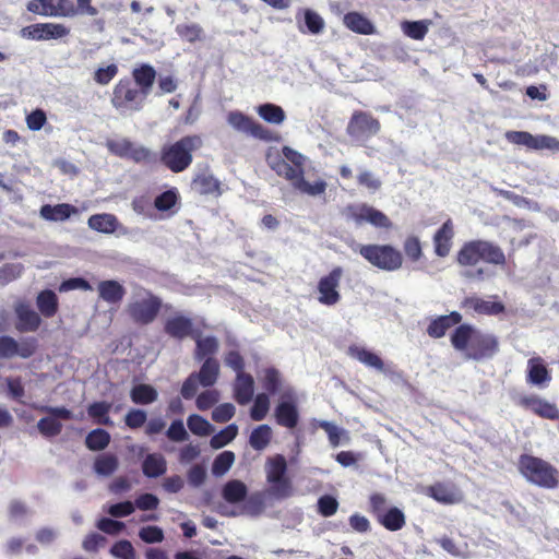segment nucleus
I'll list each match as a JSON object with an SVG mask.
<instances>
[{"mask_svg":"<svg viewBox=\"0 0 559 559\" xmlns=\"http://www.w3.org/2000/svg\"><path fill=\"white\" fill-rule=\"evenodd\" d=\"M199 383L204 386H212L216 383L219 376V364L216 359L207 357L200 368L199 372H193Z\"/></svg>","mask_w":559,"mask_h":559,"instance_id":"obj_28","label":"nucleus"},{"mask_svg":"<svg viewBox=\"0 0 559 559\" xmlns=\"http://www.w3.org/2000/svg\"><path fill=\"white\" fill-rule=\"evenodd\" d=\"M345 215L358 226L368 223L377 228L392 227L390 218L383 212L367 204L350 205L345 210Z\"/></svg>","mask_w":559,"mask_h":559,"instance_id":"obj_10","label":"nucleus"},{"mask_svg":"<svg viewBox=\"0 0 559 559\" xmlns=\"http://www.w3.org/2000/svg\"><path fill=\"white\" fill-rule=\"evenodd\" d=\"M457 262L461 265H475L481 261L480 240L466 242L457 253Z\"/></svg>","mask_w":559,"mask_h":559,"instance_id":"obj_33","label":"nucleus"},{"mask_svg":"<svg viewBox=\"0 0 559 559\" xmlns=\"http://www.w3.org/2000/svg\"><path fill=\"white\" fill-rule=\"evenodd\" d=\"M349 357L358 360L368 368L376 369L379 372L385 373L386 368L383 360L376 353L358 345H352L347 349Z\"/></svg>","mask_w":559,"mask_h":559,"instance_id":"obj_18","label":"nucleus"},{"mask_svg":"<svg viewBox=\"0 0 559 559\" xmlns=\"http://www.w3.org/2000/svg\"><path fill=\"white\" fill-rule=\"evenodd\" d=\"M68 33L67 27L55 23H38L21 29V36L32 40L57 39L68 35Z\"/></svg>","mask_w":559,"mask_h":559,"instance_id":"obj_14","label":"nucleus"},{"mask_svg":"<svg viewBox=\"0 0 559 559\" xmlns=\"http://www.w3.org/2000/svg\"><path fill=\"white\" fill-rule=\"evenodd\" d=\"M194 189L202 194H219V182L212 175H200L193 181Z\"/></svg>","mask_w":559,"mask_h":559,"instance_id":"obj_49","label":"nucleus"},{"mask_svg":"<svg viewBox=\"0 0 559 559\" xmlns=\"http://www.w3.org/2000/svg\"><path fill=\"white\" fill-rule=\"evenodd\" d=\"M160 308V300L145 288H135L127 307L130 317L141 324L154 321Z\"/></svg>","mask_w":559,"mask_h":559,"instance_id":"obj_6","label":"nucleus"},{"mask_svg":"<svg viewBox=\"0 0 559 559\" xmlns=\"http://www.w3.org/2000/svg\"><path fill=\"white\" fill-rule=\"evenodd\" d=\"M36 349L37 341L34 337L16 341L11 336H0V358L20 357L26 359L32 357Z\"/></svg>","mask_w":559,"mask_h":559,"instance_id":"obj_13","label":"nucleus"},{"mask_svg":"<svg viewBox=\"0 0 559 559\" xmlns=\"http://www.w3.org/2000/svg\"><path fill=\"white\" fill-rule=\"evenodd\" d=\"M146 97L129 80H120L114 88L111 104L120 115L128 116L141 110Z\"/></svg>","mask_w":559,"mask_h":559,"instance_id":"obj_7","label":"nucleus"},{"mask_svg":"<svg viewBox=\"0 0 559 559\" xmlns=\"http://www.w3.org/2000/svg\"><path fill=\"white\" fill-rule=\"evenodd\" d=\"M17 318L16 330L19 332H35L40 323V316L25 301H17L14 306Z\"/></svg>","mask_w":559,"mask_h":559,"instance_id":"obj_15","label":"nucleus"},{"mask_svg":"<svg viewBox=\"0 0 559 559\" xmlns=\"http://www.w3.org/2000/svg\"><path fill=\"white\" fill-rule=\"evenodd\" d=\"M381 129L380 121L366 111H355L348 123L347 134L359 142H366L377 135Z\"/></svg>","mask_w":559,"mask_h":559,"instance_id":"obj_9","label":"nucleus"},{"mask_svg":"<svg viewBox=\"0 0 559 559\" xmlns=\"http://www.w3.org/2000/svg\"><path fill=\"white\" fill-rule=\"evenodd\" d=\"M105 145L112 155L131 159L138 164L151 163L155 158L154 154L147 147L136 144L128 138H110L106 140Z\"/></svg>","mask_w":559,"mask_h":559,"instance_id":"obj_8","label":"nucleus"},{"mask_svg":"<svg viewBox=\"0 0 559 559\" xmlns=\"http://www.w3.org/2000/svg\"><path fill=\"white\" fill-rule=\"evenodd\" d=\"M271 438H272L271 427L267 425H260L255 429L252 430L250 438H249V443L254 450L261 451V450H264L269 445Z\"/></svg>","mask_w":559,"mask_h":559,"instance_id":"obj_45","label":"nucleus"},{"mask_svg":"<svg viewBox=\"0 0 559 559\" xmlns=\"http://www.w3.org/2000/svg\"><path fill=\"white\" fill-rule=\"evenodd\" d=\"M520 404L534 414L550 420L559 419V409L554 404L537 395H526L520 399Z\"/></svg>","mask_w":559,"mask_h":559,"instance_id":"obj_16","label":"nucleus"},{"mask_svg":"<svg viewBox=\"0 0 559 559\" xmlns=\"http://www.w3.org/2000/svg\"><path fill=\"white\" fill-rule=\"evenodd\" d=\"M428 491L430 497L444 504H454L463 500L462 492L452 484L438 483L430 486Z\"/></svg>","mask_w":559,"mask_h":559,"instance_id":"obj_20","label":"nucleus"},{"mask_svg":"<svg viewBox=\"0 0 559 559\" xmlns=\"http://www.w3.org/2000/svg\"><path fill=\"white\" fill-rule=\"evenodd\" d=\"M532 150L559 151V140L556 139L555 136L546 134L534 135Z\"/></svg>","mask_w":559,"mask_h":559,"instance_id":"obj_61","label":"nucleus"},{"mask_svg":"<svg viewBox=\"0 0 559 559\" xmlns=\"http://www.w3.org/2000/svg\"><path fill=\"white\" fill-rule=\"evenodd\" d=\"M235 413L236 407L231 403H223L213 409L212 419L215 423H226L235 416Z\"/></svg>","mask_w":559,"mask_h":559,"instance_id":"obj_60","label":"nucleus"},{"mask_svg":"<svg viewBox=\"0 0 559 559\" xmlns=\"http://www.w3.org/2000/svg\"><path fill=\"white\" fill-rule=\"evenodd\" d=\"M353 249L371 265L383 271H396L403 263L402 253L390 245H355Z\"/></svg>","mask_w":559,"mask_h":559,"instance_id":"obj_4","label":"nucleus"},{"mask_svg":"<svg viewBox=\"0 0 559 559\" xmlns=\"http://www.w3.org/2000/svg\"><path fill=\"white\" fill-rule=\"evenodd\" d=\"M430 24L431 22L429 20L414 22L403 21L401 23V29L407 37L415 40H421L427 35Z\"/></svg>","mask_w":559,"mask_h":559,"instance_id":"obj_41","label":"nucleus"},{"mask_svg":"<svg viewBox=\"0 0 559 559\" xmlns=\"http://www.w3.org/2000/svg\"><path fill=\"white\" fill-rule=\"evenodd\" d=\"M378 520L389 531L401 530L405 524L404 513L397 508L385 510Z\"/></svg>","mask_w":559,"mask_h":559,"instance_id":"obj_43","label":"nucleus"},{"mask_svg":"<svg viewBox=\"0 0 559 559\" xmlns=\"http://www.w3.org/2000/svg\"><path fill=\"white\" fill-rule=\"evenodd\" d=\"M318 426L326 432L329 441L334 448L338 447L342 442H347L349 439L348 432L345 429L331 421L320 420L318 421Z\"/></svg>","mask_w":559,"mask_h":559,"instance_id":"obj_44","label":"nucleus"},{"mask_svg":"<svg viewBox=\"0 0 559 559\" xmlns=\"http://www.w3.org/2000/svg\"><path fill=\"white\" fill-rule=\"evenodd\" d=\"M343 269L335 266L329 274L322 276L317 286L318 301L324 306H335L341 300L340 283Z\"/></svg>","mask_w":559,"mask_h":559,"instance_id":"obj_11","label":"nucleus"},{"mask_svg":"<svg viewBox=\"0 0 559 559\" xmlns=\"http://www.w3.org/2000/svg\"><path fill=\"white\" fill-rule=\"evenodd\" d=\"M287 464L283 455L270 457L265 463L266 481H277L287 478Z\"/></svg>","mask_w":559,"mask_h":559,"instance_id":"obj_34","label":"nucleus"},{"mask_svg":"<svg viewBox=\"0 0 559 559\" xmlns=\"http://www.w3.org/2000/svg\"><path fill=\"white\" fill-rule=\"evenodd\" d=\"M219 392L217 390H207L198 395L195 404L200 411H206L219 401Z\"/></svg>","mask_w":559,"mask_h":559,"instance_id":"obj_62","label":"nucleus"},{"mask_svg":"<svg viewBox=\"0 0 559 559\" xmlns=\"http://www.w3.org/2000/svg\"><path fill=\"white\" fill-rule=\"evenodd\" d=\"M197 342L195 348V359L201 360L203 358H207L211 355H214L218 349V341L214 336L200 337L199 335H193Z\"/></svg>","mask_w":559,"mask_h":559,"instance_id":"obj_46","label":"nucleus"},{"mask_svg":"<svg viewBox=\"0 0 559 559\" xmlns=\"http://www.w3.org/2000/svg\"><path fill=\"white\" fill-rule=\"evenodd\" d=\"M550 374L540 357H532L527 361V382L536 386H546L550 382Z\"/></svg>","mask_w":559,"mask_h":559,"instance_id":"obj_22","label":"nucleus"},{"mask_svg":"<svg viewBox=\"0 0 559 559\" xmlns=\"http://www.w3.org/2000/svg\"><path fill=\"white\" fill-rule=\"evenodd\" d=\"M257 112L264 121L271 124H282L286 119L283 108L271 103L258 106Z\"/></svg>","mask_w":559,"mask_h":559,"instance_id":"obj_39","label":"nucleus"},{"mask_svg":"<svg viewBox=\"0 0 559 559\" xmlns=\"http://www.w3.org/2000/svg\"><path fill=\"white\" fill-rule=\"evenodd\" d=\"M235 462V454L231 451H224L218 454L212 465V473L216 477L225 475Z\"/></svg>","mask_w":559,"mask_h":559,"instance_id":"obj_51","label":"nucleus"},{"mask_svg":"<svg viewBox=\"0 0 559 559\" xmlns=\"http://www.w3.org/2000/svg\"><path fill=\"white\" fill-rule=\"evenodd\" d=\"M110 441L109 433L104 429L92 430L85 440L86 447L93 451L105 449Z\"/></svg>","mask_w":559,"mask_h":559,"instance_id":"obj_53","label":"nucleus"},{"mask_svg":"<svg viewBox=\"0 0 559 559\" xmlns=\"http://www.w3.org/2000/svg\"><path fill=\"white\" fill-rule=\"evenodd\" d=\"M462 317L459 312L453 311L449 316H440L433 319L427 328V333L433 338H439L445 335L447 331L457 324Z\"/></svg>","mask_w":559,"mask_h":559,"instance_id":"obj_23","label":"nucleus"},{"mask_svg":"<svg viewBox=\"0 0 559 559\" xmlns=\"http://www.w3.org/2000/svg\"><path fill=\"white\" fill-rule=\"evenodd\" d=\"M269 165L278 176H283L285 179L292 182L293 186L296 185V181L304 176V170L298 168H294L290 164H288L285 159H281L280 157L273 158L269 157Z\"/></svg>","mask_w":559,"mask_h":559,"instance_id":"obj_32","label":"nucleus"},{"mask_svg":"<svg viewBox=\"0 0 559 559\" xmlns=\"http://www.w3.org/2000/svg\"><path fill=\"white\" fill-rule=\"evenodd\" d=\"M452 346L466 359L480 360L498 352V341L492 334L483 333L471 325L462 324L451 336Z\"/></svg>","mask_w":559,"mask_h":559,"instance_id":"obj_1","label":"nucleus"},{"mask_svg":"<svg viewBox=\"0 0 559 559\" xmlns=\"http://www.w3.org/2000/svg\"><path fill=\"white\" fill-rule=\"evenodd\" d=\"M506 139L513 144L533 148L534 135L526 131H508Z\"/></svg>","mask_w":559,"mask_h":559,"instance_id":"obj_63","label":"nucleus"},{"mask_svg":"<svg viewBox=\"0 0 559 559\" xmlns=\"http://www.w3.org/2000/svg\"><path fill=\"white\" fill-rule=\"evenodd\" d=\"M118 468V459L112 454H102L94 463V471L99 476H110Z\"/></svg>","mask_w":559,"mask_h":559,"instance_id":"obj_48","label":"nucleus"},{"mask_svg":"<svg viewBox=\"0 0 559 559\" xmlns=\"http://www.w3.org/2000/svg\"><path fill=\"white\" fill-rule=\"evenodd\" d=\"M294 187L302 193L316 197L324 193L326 182L323 180H317L316 182L310 183L304 179V176H301Z\"/></svg>","mask_w":559,"mask_h":559,"instance_id":"obj_56","label":"nucleus"},{"mask_svg":"<svg viewBox=\"0 0 559 559\" xmlns=\"http://www.w3.org/2000/svg\"><path fill=\"white\" fill-rule=\"evenodd\" d=\"M270 409V399L267 394L260 393L255 396L250 416L253 420H262L265 418Z\"/></svg>","mask_w":559,"mask_h":559,"instance_id":"obj_55","label":"nucleus"},{"mask_svg":"<svg viewBox=\"0 0 559 559\" xmlns=\"http://www.w3.org/2000/svg\"><path fill=\"white\" fill-rule=\"evenodd\" d=\"M139 537L147 544L160 543L164 539V532L158 526H144L140 530Z\"/></svg>","mask_w":559,"mask_h":559,"instance_id":"obj_64","label":"nucleus"},{"mask_svg":"<svg viewBox=\"0 0 559 559\" xmlns=\"http://www.w3.org/2000/svg\"><path fill=\"white\" fill-rule=\"evenodd\" d=\"M132 75L139 90L148 96L156 78L155 69L150 64H142L133 69Z\"/></svg>","mask_w":559,"mask_h":559,"instance_id":"obj_31","label":"nucleus"},{"mask_svg":"<svg viewBox=\"0 0 559 559\" xmlns=\"http://www.w3.org/2000/svg\"><path fill=\"white\" fill-rule=\"evenodd\" d=\"M187 425L193 435L205 437L214 431V427L200 415H190L187 419Z\"/></svg>","mask_w":559,"mask_h":559,"instance_id":"obj_50","label":"nucleus"},{"mask_svg":"<svg viewBox=\"0 0 559 559\" xmlns=\"http://www.w3.org/2000/svg\"><path fill=\"white\" fill-rule=\"evenodd\" d=\"M227 122L239 132L248 133L255 138H264V128L240 111H230L227 115Z\"/></svg>","mask_w":559,"mask_h":559,"instance_id":"obj_17","label":"nucleus"},{"mask_svg":"<svg viewBox=\"0 0 559 559\" xmlns=\"http://www.w3.org/2000/svg\"><path fill=\"white\" fill-rule=\"evenodd\" d=\"M259 380L261 381L263 388L270 393L274 394L280 390H284L286 386H283L282 376L278 370L275 368H266L259 376Z\"/></svg>","mask_w":559,"mask_h":559,"instance_id":"obj_42","label":"nucleus"},{"mask_svg":"<svg viewBox=\"0 0 559 559\" xmlns=\"http://www.w3.org/2000/svg\"><path fill=\"white\" fill-rule=\"evenodd\" d=\"M111 408V404L105 402L94 403L88 407V415L96 419L99 425H112V421L107 416Z\"/></svg>","mask_w":559,"mask_h":559,"instance_id":"obj_54","label":"nucleus"},{"mask_svg":"<svg viewBox=\"0 0 559 559\" xmlns=\"http://www.w3.org/2000/svg\"><path fill=\"white\" fill-rule=\"evenodd\" d=\"M267 493L276 500H284L294 495V486L289 478L277 481H269Z\"/></svg>","mask_w":559,"mask_h":559,"instance_id":"obj_47","label":"nucleus"},{"mask_svg":"<svg viewBox=\"0 0 559 559\" xmlns=\"http://www.w3.org/2000/svg\"><path fill=\"white\" fill-rule=\"evenodd\" d=\"M248 488L241 480L234 479L225 484L222 490L223 498L229 503H238L245 500Z\"/></svg>","mask_w":559,"mask_h":559,"instance_id":"obj_35","label":"nucleus"},{"mask_svg":"<svg viewBox=\"0 0 559 559\" xmlns=\"http://www.w3.org/2000/svg\"><path fill=\"white\" fill-rule=\"evenodd\" d=\"M36 305L39 312L46 317L50 318L56 314L58 310V298L57 295L52 290H43L38 294L36 299Z\"/></svg>","mask_w":559,"mask_h":559,"instance_id":"obj_37","label":"nucleus"},{"mask_svg":"<svg viewBox=\"0 0 559 559\" xmlns=\"http://www.w3.org/2000/svg\"><path fill=\"white\" fill-rule=\"evenodd\" d=\"M201 146V136H185L176 143L163 148L162 160L174 173H180L189 167L192 162V152Z\"/></svg>","mask_w":559,"mask_h":559,"instance_id":"obj_3","label":"nucleus"},{"mask_svg":"<svg viewBox=\"0 0 559 559\" xmlns=\"http://www.w3.org/2000/svg\"><path fill=\"white\" fill-rule=\"evenodd\" d=\"M27 10L35 14L53 17L93 16L98 12L90 2H28Z\"/></svg>","mask_w":559,"mask_h":559,"instance_id":"obj_5","label":"nucleus"},{"mask_svg":"<svg viewBox=\"0 0 559 559\" xmlns=\"http://www.w3.org/2000/svg\"><path fill=\"white\" fill-rule=\"evenodd\" d=\"M522 476L538 487L552 489L559 484V472L548 462L532 455H522L519 460Z\"/></svg>","mask_w":559,"mask_h":559,"instance_id":"obj_2","label":"nucleus"},{"mask_svg":"<svg viewBox=\"0 0 559 559\" xmlns=\"http://www.w3.org/2000/svg\"><path fill=\"white\" fill-rule=\"evenodd\" d=\"M237 435L238 426L236 424H230L211 438V447L213 449H221L231 442Z\"/></svg>","mask_w":559,"mask_h":559,"instance_id":"obj_52","label":"nucleus"},{"mask_svg":"<svg viewBox=\"0 0 559 559\" xmlns=\"http://www.w3.org/2000/svg\"><path fill=\"white\" fill-rule=\"evenodd\" d=\"M99 297L108 304H118L122 300L126 289L117 281H103L98 284Z\"/></svg>","mask_w":559,"mask_h":559,"instance_id":"obj_30","label":"nucleus"},{"mask_svg":"<svg viewBox=\"0 0 559 559\" xmlns=\"http://www.w3.org/2000/svg\"><path fill=\"white\" fill-rule=\"evenodd\" d=\"M253 378L245 372H239L234 385L235 399L240 405L248 404L253 396Z\"/></svg>","mask_w":559,"mask_h":559,"instance_id":"obj_24","label":"nucleus"},{"mask_svg":"<svg viewBox=\"0 0 559 559\" xmlns=\"http://www.w3.org/2000/svg\"><path fill=\"white\" fill-rule=\"evenodd\" d=\"M130 397L135 404L147 405L157 400L158 392L150 384H136L131 389Z\"/></svg>","mask_w":559,"mask_h":559,"instance_id":"obj_40","label":"nucleus"},{"mask_svg":"<svg viewBox=\"0 0 559 559\" xmlns=\"http://www.w3.org/2000/svg\"><path fill=\"white\" fill-rule=\"evenodd\" d=\"M87 225L95 231L114 234L119 227V222L114 214L102 213L92 215L87 221Z\"/></svg>","mask_w":559,"mask_h":559,"instance_id":"obj_26","label":"nucleus"},{"mask_svg":"<svg viewBox=\"0 0 559 559\" xmlns=\"http://www.w3.org/2000/svg\"><path fill=\"white\" fill-rule=\"evenodd\" d=\"M264 510V493L254 492L247 500L243 506V513L257 516L261 514Z\"/></svg>","mask_w":559,"mask_h":559,"instance_id":"obj_57","label":"nucleus"},{"mask_svg":"<svg viewBox=\"0 0 559 559\" xmlns=\"http://www.w3.org/2000/svg\"><path fill=\"white\" fill-rule=\"evenodd\" d=\"M143 474L148 478H157L167 471V462L163 454L152 453L144 457L142 463Z\"/></svg>","mask_w":559,"mask_h":559,"instance_id":"obj_29","label":"nucleus"},{"mask_svg":"<svg viewBox=\"0 0 559 559\" xmlns=\"http://www.w3.org/2000/svg\"><path fill=\"white\" fill-rule=\"evenodd\" d=\"M167 334L175 338L182 340L189 335H194L192 332V321L183 316H175L169 318L165 324Z\"/></svg>","mask_w":559,"mask_h":559,"instance_id":"obj_25","label":"nucleus"},{"mask_svg":"<svg viewBox=\"0 0 559 559\" xmlns=\"http://www.w3.org/2000/svg\"><path fill=\"white\" fill-rule=\"evenodd\" d=\"M296 392L287 386L281 394V401L275 408V418L278 425L293 429L297 426L299 415L297 409Z\"/></svg>","mask_w":559,"mask_h":559,"instance_id":"obj_12","label":"nucleus"},{"mask_svg":"<svg viewBox=\"0 0 559 559\" xmlns=\"http://www.w3.org/2000/svg\"><path fill=\"white\" fill-rule=\"evenodd\" d=\"M480 255L481 261L487 263L496 265H503L506 263V255L502 249L490 241L480 240Z\"/></svg>","mask_w":559,"mask_h":559,"instance_id":"obj_38","label":"nucleus"},{"mask_svg":"<svg viewBox=\"0 0 559 559\" xmlns=\"http://www.w3.org/2000/svg\"><path fill=\"white\" fill-rule=\"evenodd\" d=\"M344 24L353 32L364 35H370L374 33L372 23L359 13L353 12L347 13L344 16Z\"/></svg>","mask_w":559,"mask_h":559,"instance_id":"obj_36","label":"nucleus"},{"mask_svg":"<svg viewBox=\"0 0 559 559\" xmlns=\"http://www.w3.org/2000/svg\"><path fill=\"white\" fill-rule=\"evenodd\" d=\"M110 554L118 559H134L135 551L129 540H119L110 549Z\"/></svg>","mask_w":559,"mask_h":559,"instance_id":"obj_59","label":"nucleus"},{"mask_svg":"<svg viewBox=\"0 0 559 559\" xmlns=\"http://www.w3.org/2000/svg\"><path fill=\"white\" fill-rule=\"evenodd\" d=\"M464 306L480 314H498L503 311L501 302L491 299H481L479 297H468L464 300Z\"/></svg>","mask_w":559,"mask_h":559,"instance_id":"obj_27","label":"nucleus"},{"mask_svg":"<svg viewBox=\"0 0 559 559\" xmlns=\"http://www.w3.org/2000/svg\"><path fill=\"white\" fill-rule=\"evenodd\" d=\"M39 214L41 218L49 222H64L72 215L79 214V210L68 203L45 204L40 207Z\"/></svg>","mask_w":559,"mask_h":559,"instance_id":"obj_21","label":"nucleus"},{"mask_svg":"<svg viewBox=\"0 0 559 559\" xmlns=\"http://www.w3.org/2000/svg\"><path fill=\"white\" fill-rule=\"evenodd\" d=\"M454 228L451 219H448L433 236L435 252L438 257H447L452 248Z\"/></svg>","mask_w":559,"mask_h":559,"instance_id":"obj_19","label":"nucleus"},{"mask_svg":"<svg viewBox=\"0 0 559 559\" xmlns=\"http://www.w3.org/2000/svg\"><path fill=\"white\" fill-rule=\"evenodd\" d=\"M37 428L41 435L46 437H55L61 432L62 424L52 416L45 417L38 421Z\"/></svg>","mask_w":559,"mask_h":559,"instance_id":"obj_58","label":"nucleus"}]
</instances>
